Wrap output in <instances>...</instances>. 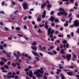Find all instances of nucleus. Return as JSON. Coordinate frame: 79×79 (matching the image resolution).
<instances>
[{"instance_id": "obj_1", "label": "nucleus", "mask_w": 79, "mask_h": 79, "mask_svg": "<svg viewBox=\"0 0 79 79\" xmlns=\"http://www.w3.org/2000/svg\"><path fill=\"white\" fill-rule=\"evenodd\" d=\"M22 6L23 7V9L25 10H27L28 9L27 3L26 2H24L22 3Z\"/></svg>"}, {"instance_id": "obj_2", "label": "nucleus", "mask_w": 79, "mask_h": 79, "mask_svg": "<svg viewBox=\"0 0 79 79\" xmlns=\"http://www.w3.org/2000/svg\"><path fill=\"white\" fill-rule=\"evenodd\" d=\"M57 16H60L61 15H65V16H67V15H68V13L65 12H58L57 14Z\"/></svg>"}, {"instance_id": "obj_3", "label": "nucleus", "mask_w": 79, "mask_h": 79, "mask_svg": "<svg viewBox=\"0 0 79 79\" xmlns=\"http://www.w3.org/2000/svg\"><path fill=\"white\" fill-rule=\"evenodd\" d=\"M78 22V20H76L75 21L74 23H73L74 26V27H77L79 26V22Z\"/></svg>"}, {"instance_id": "obj_4", "label": "nucleus", "mask_w": 79, "mask_h": 79, "mask_svg": "<svg viewBox=\"0 0 79 79\" xmlns=\"http://www.w3.org/2000/svg\"><path fill=\"white\" fill-rule=\"evenodd\" d=\"M31 52L34 55V56H38V57H40V56H39V54L37 53L35 51H31Z\"/></svg>"}, {"instance_id": "obj_5", "label": "nucleus", "mask_w": 79, "mask_h": 79, "mask_svg": "<svg viewBox=\"0 0 79 79\" xmlns=\"http://www.w3.org/2000/svg\"><path fill=\"white\" fill-rule=\"evenodd\" d=\"M66 57L67 58V60H69L70 59V58L71 57V54H67L66 56Z\"/></svg>"}, {"instance_id": "obj_6", "label": "nucleus", "mask_w": 79, "mask_h": 79, "mask_svg": "<svg viewBox=\"0 0 79 79\" xmlns=\"http://www.w3.org/2000/svg\"><path fill=\"white\" fill-rule=\"evenodd\" d=\"M40 69L36 70V71L34 72V73L35 75H37L38 74H40Z\"/></svg>"}, {"instance_id": "obj_7", "label": "nucleus", "mask_w": 79, "mask_h": 79, "mask_svg": "<svg viewBox=\"0 0 79 79\" xmlns=\"http://www.w3.org/2000/svg\"><path fill=\"white\" fill-rule=\"evenodd\" d=\"M31 48L32 49L35 51H37V48L35 46H31Z\"/></svg>"}, {"instance_id": "obj_8", "label": "nucleus", "mask_w": 79, "mask_h": 79, "mask_svg": "<svg viewBox=\"0 0 79 79\" xmlns=\"http://www.w3.org/2000/svg\"><path fill=\"white\" fill-rule=\"evenodd\" d=\"M67 75L70 76H72L73 75V72H67Z\"/></svg>"}, {"instance_id": "obj_9", "label": "nucleus", "mask_w": 79, "mask_h": 79, "mask_svg": "<svg viewBox=\"0 0 79 79\" xmlns=\"http://www.w3.org/2000/svg\"><path fill=\"white\" fill-rule=\"evenodd\" d=\"M49 20L50 21H52V22H53L54 20V17L53 16H51V18L49 19Z\"/></svg>"}, {"instance_id": "obj_10", "label": "nucleus", "mask_w": 79, "mask_h": 79, "mask_svg": "<svg viewBox=\"0 0 79 79\" xmlns=\"http://www.w3.org/2000/svg\"><path fill=\"white\" fill-rule=\"evenodd\" d=\"M32 71L31 70H30V71H29V73H30V74L29 75V77H31L32 76Z\"/></svg>"}, {"instance_id": "obj_11", "label": "nucleus", "mask_w": 79, "mask_h": 79, "mask_svg": "<svg viewBox=\"0 0 79 79\" xmlns=\"http://www.w3.org/2000/svg\"><path fill=\"white\" fill-rule=\"evenodd\" d=\"M36 77L37 78H40L43 77V76L40 74H38L36 75Z\"/></svg>"}, {"instance_id": "obj_12", "label": "nucleus", "mask_w": 79, "mask_h": 79, "mask_svg": "<svg viewBox=\"0 0 79 79\" xmlns=\"http://www.w3.org/2000/svg\"><path fill=\"white\" fill-rule=\"evenodd\" d=\"M17 55H19V56H22V54H20V52L19 51H17Z\"/></svg>"}, {"instance_id": "obj_13", "label": "nucleus", "mask_w": 79, "mask_h": 79, "mask_svg": "<svg viewBox=\"0 0 79 79\" xmlns=\"http://www.w3.org/2000/svg\"><path fill=\"white\" fill-rule=\"evenodd\" d=\"M4 67L6 68V69H9V66L7 65H4Z\"/></svg>"}, {"instance_id": "obj_14", "label": "nucleus", "mask_w": 79, "mask_h": 79, "mask_svg": "<svg viewBox=\"0 0 79 79\" xmlns=\"http://www.w3.org/2000/svg\"><path fill=\"white\" fill-rule=\"evenodd\" d=\"M0 64L1 65L3 66L4 64H5V62H3L2 61H1L0 62Z\"/></svg>"}, {"instance_id": "obj_15", "label": "nucleus", "mask_w": 79, "mask_h": 79, "mask_svg": "<svg viewBox=\"0 0 79 79\" xmlns=\"http://www.w3.org/2000/svg\"><path fill=\"white\" fill-rule=\"evenodd\" d=\"M0 14H2L3 15H5V12L4 11L0 10Z\"/></svg>"}, {"instance_id": "obj_16", "label": "nucleus", "mask_w": 79, "mask_h": 79, "mask_svg": "<svg viewBox=\"0 0 79 79\" xmlns=\"http://www.w3.org/2000/svg\"><path fill=\"white\" fill-rule=\"evenodd\" d=\"M48 54L51 55H53L54 54L52 53V52H48Z\"/></svg>"}, {"instance_id": "obj_17", "label": "nucleus", "mask_w": 79, "mask_h": 79, "mask_svg": "<svg viewBox=\"0 0 79 79\" xmlns=\"http://www.w3.org/2000/svg\"><path fill=\"white\" fill-rule=\"evenodd\" d=\"M52 52L55 55H56L57 53V52H56V51L55 50H54Z\"/></svg>"}, {"instance_id": "obj_18", "label": "nucleus", "mask_w": 79, "mask_h": 79, "mask_svg": "<svg viewBox=\"0 0 79 79\" xmlns=\"http://www.w3.org/2000/svg\"><path fill=\"white\" fill-rule=\"evenodd\" d=\"M32 44L34 46H35L36 45V43L35 41H34Z\"/></svg>"}, {"instance_id": "obj_19", "label": "nucleus", "mask_w": 79, "mask_h": 79, "mask_svg": "<svg viewBox=\"0 0 79 79\" xmlns=\"http://www.w3.org/2000/svg\"><path fill=\"white\" fill-rule=\"evenodd\" d=\"M15 30H17L18 31H20V27H16V28H15Z\"/></svg>"}, {"instance_id": "obj_20", "label": "nucleus", "mask_w": 79, "mask_h": 79, "mask_svg": "<svg viewBox=\"0 0 79 79\" xmlns=\"http://www.w3.org/2000/svg\"><path fill=\"white\" fill-rule=\"evenodd\" d=\"M3 49V46L2 45H0V50H2Z\"/></svg>"}, {"instance_id": "obj_21", "label": "nucleus", "mask_w": 79, "mask_h": 79, "mask_svg": "<svg viewBox=\"0 0 79 79\" xmlns=\"http://www.w3.org/2000/svg\"><path fill=\"white\" fill-rule=\"evenodd\" d=\"M5 30L8 31H9V28H8L7 27H5Z\"/></svg>"}, {"instance_id": "obj_22", "label": "nucleus", "mask_w": 79, "mask_h": 79, "mask_svg": "<svg viewBox=\"0 0 79 79\" xmlns=\"http://www.w3.org/2000/svg\"><path fill=\"white\" fill-rule=\"evenodd\" d=\"M38 32H39L40 33H43V32H42V31L41 30V29H39L38 31Z\"/></svg>"}, {"instance_id": "obj_23", "label": "nucleus", "mask_w": 79, "mask_h": 79, "mask_svg": "<svg viewBox=\"0 0 79 79\" xmlns=\"http://www.w3.org/2000/svg\"><path fill=\"white\" fill-rule=\"evenodd\" d=\"M41 18L39 17L38 18V19H37V21L38 22H40L41 21Z\"/></svg>"}, {"instance_id": "obj_24", "label": "nucleus", "mask_w": 79, "mask_h": 79, "mask_svg": "<svg viewBox=\"0 0 79 79\" xmlns=\"http://www.w3.org/2000/svg\"><path fill=\"white\" fill-rule=\"evenodd\" d=\"M14 56L15 57H20V56H19V55H16V54L15 53H14Z\"/></svg>"}, {"instance_id": "obj_25", "label": "nucleus", "mask_w": 79, "mask_h": 79, "mask_svg": "<svg viewBox=\"0 0 79 79\" xmlns=\"http://www.w3.org/2000/svg\"><path fill=\"white\" fill-rule=\"evenodd\" d=\"M0 69H1V70H4L5 69L4 67H0Z\"/></svg>"}, {"instance_id": "obj_26", "label": "nucleus", "mask_w": 79, "mask_h": 79, "mask_svg": "<svg viewBox=\"0 0 79 79\" xmlns=\"http://www.w3.org/2000/svg\"><path fill=\"white\" fill-rule=\"evenodd\" d=\"M12 65L13 66V67H15L16 66V64H15L14 63H12Z\"/></svg>"}, {"instance_id": "obj_27", "label": "nucleus", "mask_w": 79, "mask_h": 79, "mask_svg": "<svg viewBox=\"0 0 79 79\" xmlns=\"http://www.w3.org/2000/svg\"><path fill=\"white\" fill-rule=\"evenodd\" d=\"M64 50L63 49H61V51H60V54H63V53H64Z\"/></svg>"}, {"instance_id": "obj_28", "label": "nucleus", "mask_w": 79, "mask_h": 79, "mask_svg": "<svg viewBox=\"0 0 79 79\" xmlns=\"http://www.w3.org/2000/svg\"><path fill=\"white\" fill-rule=\"evenodd\" d=\"M60 75H61V78H65V77L63 75L62 73H61Z\"/></svg>"}, {"instance_id": "obj_29", "label": "nucleus", "mask_w": 79, "mask_h": 79, "mask_svg": "<svg viewBox=\"0 0 79 79\" xmlns=\"http://www.w3.org/2000/svg\"><path fill=\"white\" fill-rule=\"evenodd\" d=\"M73 57L74 58H77V56L75 54L73 55Z\"/></svg>"}, {"instance_id": "obj_30", "label": "nucleus", "mask_w": 79, "mask_h": 79, "mask_svg": "<svg viewBox=\"0 0 79 79\" xmlns=\"http://www.w3.org/2000/svg\"><path fill=\"white\" fill-rule=\"evenodd\" d=\"M58 36L59 37H63V34L61 35L59 34L58 35Z\"/></svg>"}, {"instance_id": "obj_31", "label": "nucleus", "mask_w": 79, "mask_h": 79, "mask_svg": "<svg viewBox=\"0 0 79 79\" xmlns=\"http://www.w3.org/2000/svg\"><path fill=\"white\" fill-rule=\"evenodd\" d=\"M29 69L28 68H26L24 70V71H29Z\"/></svg>"}, {"instance_id": "obj_32", "label": "nucleus", "mask_w": 79, "mask_h": 79, "mask_svg": "<svg viewBox=\"0 0 79 79\" xmlns=\"http://www.w3.org/2000/svg\"><path fill=\"white\" fill-rule=\"evenodd\" d=\"M64 44H66L67 43V40H64L62 42Z\"/></svg>"}, {"instance_id": "obj_33", "label": "nucleus", "mask_w": 79, "mask_h": 79, "mask_svg": "<svg viewBox=\"0 0 79 79\" xmlns=\"http://www.w3.org/2000/svg\"><path fill=\"white\" fill-rule=\"evenodd\" d=\"M2 73H7L8 71H7L4 70H2Z\"/></svg>"}, {"instance_id": "obj_34", "label": "nucleus", "mask_w": 79, "mask_h": 79, "mask_svg": "<svg viewBox=\"0 0 79 79\" xmlns=\"http://www.w3.org/2000/svg\"><path fill=\"white\" fill-rule=\"evenodd\" d=\"M6 77L8 78H11L12 77L11 76H10L8 75H6Z\"/></svg>"}, {"instance_id": "obj_35", "label": "nucleus", "mask_w": 79, "mask_h": 79, "mask_svg": "<svg viewBox=\"0 0 79 79\" xmlns=\"http://www.w3.org/2000/svg\"><path fill=\"white\" fill-rule=\"evenodd\" d=\"M36 59L37 61H39L40 60V59H39V57H36Z\"/></svg>"}, {"instance_id": "obj_36", "label": "nucleus", "mask_w": 79, "mask_h": 79, "mask_svg": "<svg viewBox=\"0 0 79 79\" xmlns=\"http://www.w3.org/2000/svg\"><path fill=\"white\" fill-rule=\"evenodd\" d=\"M48 27V22L46 21V23H45V26L44 27Z\"/></svg>"}, {"instance_id": "obj_37", "label": "nucleus", "mask_w": 79, "mask_h": 79, "mask_svg": "<svg viewBox=\"0 0 79 79\" xmlns=\"http://www.w3.org/2000/svg\"><path fill=\"white\" fill-rule=\"evenodd\" d=\"M54 11H52L51 12V15H53V14H54Z\"/></svg>"}, {"instance_id": "obj_38", "label": "nucleus", "mask_w": 79, "mask_h": 79, "mask_svg": "<svg viewBox=\"0 0 79 79\" xmlns=\"http://www.w3.org/2000/svg\"><path fill=\"white\" fill-rule=\"evenodd\" d=\"M69 44L67 43V44H66V48H69Z\"/></svg>"}, {"instance_id": "obj_39", "label": "nucleus", "mask_w": 79, "mask_h": 79, "mask_svg": "<svg viewBox=\"0 0 79 79\" xmlns=\"http://www.w3.org/2000/svg\"><path fill=\"white\" fill-rule=\"evenodd\" d=\"M39 49H42V46L41 45H39Z\"/></svg>"}, {"instance_id": "obj_40", "label": "nucleus", "mask_w": 79, "mask_h": 79, "mask_svg": "<svg viewBox=\"0 0 79 79\" xmlns=\"http://www.w3.org/2000/svg\"><path fill=\"white\" fill-rule=\"evenodd\" d=\"M59 20L57 19H56L55 20V22L56 23L59 22Z\"/></svg>"}, {"instance_id": "obj_41", "label": "nucleus", "mask_w": 79, "mask_h": 79, "mask_svg": "<svg viewBox=\"0 0 79 79\" xmlns=\"http://www.w3.org/2000/svg\"><path fill=\"white\" fill-rule=\"evenodd\" d=\"M47 7H48L49 8H51V5L49 4H48L47 5Z\"/></svg>"}, {"instance_id": "obj_42", "label": "nucleus", "mask_w": 79, "mask_h": 79, "mask_svg": "<svg viewBox=\"0 0 79 79\" xmlns=\"http://www.w3.org/2000/svg\"><path fill=\"white\" fill-rule=\"evenodd\" d=\"M27 18V16H25L23 18V19H24V20H26Z\"/></svg>"}, {"instance_id": "obj_43", "label": "nucleus", "mask_w": 79, "mask_h": 79, "mask_svg": "<svg viewBox=\"0 0 79 79\" xmlns=\"http://www.w3.org/2000/svg\"><path fill=\"white\" fill-rule=\"evenodd\" d=\"M56 71L58 72H62V70L58 69H56Z\"/></svg>"}, {"instance_id": "obj_44", "label": "nucleus", "mask_w": 79, "mask_h": 79, "mask_svg": "<svg viewBox=\"0 0 79 79\" xmlns=\"http://www.w3.org/2000/svg\"><path fill=\"white\" fill-rule=\"evenodd\" d=\"M15 63L17 65H18V66H20V64L18 63V62H15Z\"/></svg>"}, {"instance_id": "obj_45", "label": "nucleus", "mask_w": 79, "mask_h": 79, "mask_svg": "<svg viewBox=\"0 0 79 79\" xmlns=\"http://www.w3.org/2000/svg\"><path fill=\"white\" fill-rule=\"evenodd\" d=\"M72 15V14L71 13H69V18L71 17V16Z\"/></svg>"}, {"instance_id": "obj_46", "label": "nucleus", "mask_w": 79, "mask_h": 79, "mask_svg": "<svg viewBox=\"0 0 79 79\" xmlns=\"http://www.w3.org/2000/svg\"><path fill=\"white\" fill-rule=\"evenodd\" d=\"M3 46H4V47L6 48V44H3Z\"/></svg>"}, {"instance_id": "obj_47", "label": "nucleus", "mask_w": 79, "mask_h": 79, "mask_svg": "<svg viewBox=\"0 0 79 79\" xmlns=\"http://www.w3.org/2000/svg\"><path fill=\"white\" fill-rule=\"evenodd\" d=\"M45 6L43 4H41V8H44V7Z\"/></svg>"}, {"instance_id": "obj_48", "label": "nucleus", "mask_w": 79, "mask_h": 79, "mask_svg": "<svg viewBox=\"0 0 79 79\" xmlns=\"http://www.w3.org/2000/svg\"><path fill=\"white\" fill-rule=\"evenodd\" d=\"M52 30V28H49L48 29V31H51Z\"/></svg>"}, {"instance_id": "obj_49", "label": "nucleus", "mask_w": 79, "mask_h": 79, "mask_svg": "<svg viewBox=\"0 0 79 79\" xmlns=\"http://www.w3.org/2000/svg\"><path fill=\"white\" fill-rule=\"evenodd\" d=\"M17 68H18V69H21V66H18L17 67Z\"/></svg>"}, {"instance_id": "obj_50", "label": "nucleus", "mask_w": 79, "mask_h": 79, "mask_svg": "<svg viewBox=\"0 0 79 79\" xmlns=\"http://www.w3.org/2000/svg\"><path fill=\"white\" fill-rule=\"evenodd\" d=\"M5 2L3 1L2 2V6H4V5H5Z\"/></svg>"}, {"instance_id": "obj_51", "label": "nucleus", "mask_w": 79, "mask_h": 79, "mask_svg": "<svg viewBox=\"0 0 79 79\" xmlns=\"http://www.w3.org/2000/svg\"><path fill=\"white\" fill-rule=\"evenodd\" d=\"M17 35L19 36H20V37H23V35H20L19 34H17Z\"/></svg>"}, {"instance_id": "obj_52", "label": "nucleus", "mask_w": 79, "mask_h": 79, "mask_svg": "<svg viewBox=\"0 0 79 79\" xmlns=\"http://www.w3.org/2000/svg\"><path fill=\"white\" fill-rule=\"evenodd\" d=\"M2 52H3L4 53H5L6 54H7V52L6 51H2Z\"/></svg>"}, {"instance_id": "obj_53", "label": "nucleus", "mask_w": 79, "mask_h": 79, "mask_svg": "<svg viewBox=\"0 0 79 79\" xmlns=\"http://www.w3.org/2000/svg\"><path fill=\"white\" fill-rule=\"evenodd\" d=\"M24 28L25 29H27V26L26 25H24Z\"/></svg>"}, {"instance_id": "obj_54", "label": "nucleus", "mask_w": 79, "mask_h": 79, "mask_svg": "<svg viewBox=\"0 0 79 79\" xmlns=\"http://www.w3.org/2000/svg\"><path fill=\"white\" fill-rule=\"evenodd\" d=\"M70 12H73V11H74V9H70Z\"/></svg>"}, {"instance_id": "obj_55", "label": "nucleus", "mask_w": 79, "mask_h": 79, "mask_svg": "<svg viewBox=\"0 0 79 79\" xmlns=\"http://www.w3.org/2000/svg\"><path fill=\"white\" fill-rule=\"evenodd\" d=\"M69 25V24L68 23H65V24L64 25V26L65 27H67Z\"/></svg>"}, {"instance_id": "obj_56", "label": "nucleus", "mask_w": 79, "mask_h": 79, "mask_svg": "<svg viewBox=\"0 0 79 79\" xmlns=\"http://www.w3.org/2000/svg\"><path fill=\"white\" fill-rule=\"evenodd\" d=\"M56 50L57 51H60V48H59V47H58V48H57Z\"/></svg>"}, {"instance_id": "obj_57", "label": "nucleus", "mask_w": 79, "mask_h": 79, "mask_svg": "<svg viewBox=\"0 0 79 79\" xmlns=\"http://www.w3.org/2000/svg\"><path fill=\"white\" fill-rule=\"evenodd\" d=\"M24 38L26 39L27 40H28V38L27 37H26V36H24Z\"/></svg>"}, {"instance_id": "obj_58", "label": "nucleus", "mask_w": 79, "mask_h": 79, "mask_svg": "<svg viewBox=\"0 0 79 79\" xmlns=\"http://www.w3.org/2000/svg\"><path fill=\"white\" fill-rule=\"evenodd\" d=\"M8 74L9 75H12V72L8 73Z\"/></svg>"}, {"instance_id": "obj_59", "label": "nucleus", "mask_w": 79, "mask_h": 79, "mask_svg": "<svg viewBox=\"0 0 79 79\" xmlns=\"http://www.w3.org/2000/svg\"><path fill=\"white\" fill-rule=\"evenodd\" d=\"M54 46H52L50 47V49H52L53 48H54Z\"/></svg>"}, {"instance_id": "obj_60", "label": "nucleus", "mask_w": 79, "mask_h": 79, "mask_svg": "<svg viewBox=\"0 0 79 79\" xmlns=\"http://www.w3.org/2000/svg\"><path fill=\"white\" fill-rule=\"evenodd\" d=\"M51 32H52V34H53V33L54 32V30H52V31H51Z\"/></svg>"}, {"instance_id": "obj_61", "label": "nucleus", "mask_w": 79, "mask_h": 79, "mask_svg": "<svg viewBox=\"0 0 79 79\" xmlns=\"http://www.w3.org/2000/svg\"><path fill=\"white\" fill-rule=\"evenodd\" d=\"M46 10H44V12H43V14L44 15H46Z\"/></svg>"}, {"instance_id": "obj_62", "label": "nucleus", "mask_w": 79, "mask_h": 79, "mask_svg": "<svg viewBox=\"0 0 79 79\" xmlns=\"http://www.w3.org/2000/svg\"><path fill=\"white\" fill-rule=\"evenodd\" d=\"M7 64L8 65H10V62L9 61L7 63Z\"/></svg>"}, {"instance_id": "obj_63", "label": "nucleus", "mask_w": 79, "mask_h": 79, "mask_svg": "<svg viewBox=\"0 0 79 79\" xmlns=\"http://www.w3.org/2000/svg\"><path fill=\"white\" fill-rule=\"evenodd\" d=\"M62 58L65 59V58H66V56H64V55H62Z\"/></svg>"}, {"instance_id": "obj_64", "label": "nucleus", "mask_w": 79, "mask_h": 79, "mask_svg": "<svg viewBox=\"0 0 79 79\" xmlns=\"http://www.w3.org/2000/svg\"><path fill=\"white\" fill-rule=\"evenodd\" d=\"M77 32L79 34V28H78L77 30Z\"/></svg>"}]
</instances>
